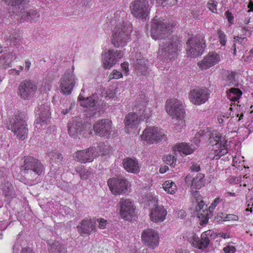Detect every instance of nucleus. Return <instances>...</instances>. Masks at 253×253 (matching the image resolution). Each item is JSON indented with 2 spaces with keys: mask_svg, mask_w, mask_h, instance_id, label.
I'll use <instances>...</instances> for the list:
<instances>
[{
  "mask_svg": "<svg viewBox=\"0 0 253 253\" xmlns=\"http://www.w3.org/2000/svg\"><path fill=\"white\" fill-rule=\"evenodd\" d=\"M209 141L212 145L209 157L211 159H218L227 153V140L220 133L216 130H201L197 132L193 139V142L197 146L201 141Z\"/></svg>",
  "mask_w": 253,
  "mask_h": 253,
  "instance_id": "nucleus-1",
  "label": "nucleus"
},
{
  "mask_svg": "<svg viewBox=\"0 0 253 253\" xmlns=\"http://www.w3.org/2000/svg\"><path fill=\"white\" fill-rule=\"evenodd\" d=\"M132 30V27L129 23L119 22L113 31L112 43L118 48L124 47L130 42V34Z\"/></svg>",
  "mask_w": 253,
  "mask_h": 253,
  "instance_id": "nucleus-2",
  "label": "nucleus"
},
{
  "mask_svg": "<svg viewBox=\"0 0 253 253\" xmlns=\"http://www.w3.org/2000/svg\"><path fill=\"white\" fill-rule=\"evenodd\" d=\"M8 5L15 6L16 11L14 13L17 16V19L21 22L24 21H37L39 20L40 14L36 10H26V0H2Z\"/></svg>",
  "mask_w": 253,
  "mask_h": 253,
  "instance_id": "nucleus-3",
  "label": "nucleus"
},
{
  "mask_svg": "<svg viewBox=\"0 0 253 253\" xmlns=\"http://www.w3.org/2000/svg\"><path fill=\"white\" fill-rule=\"evenodd\" d=\"M173 25L162 17L155 16L152 21L151 36L155 40H161L172 33Z\"/></svg>",
  "mask_w": 253,
  "mask_h": 253,
  "instance_id": "nucleus-4",
  "label": "nucleus"
},
{
  "mask_svg": "<svg viewBox=\"0 0 253 253\" xmlns=\"http://www.w3.org/2000/svg\"><path fill=\"white\" fill-rule=\"evenodd\" d=\"M159 43L158 57L161 59H173L177 55L180 43L177 38H165Z\"/></svg>",
  "mask_w": 253,
  "mask_h": 253,
  "instance_id": "nucleus-5",
  "label": "nucleus"
},
{
  "mask_svg": "<svg viewBox=\"0 0 253 253\" xmlns=\"http://www.w3.org/2000/svg\"><path fill=\"white\" fill-rule=\"evenodd\" d=\"M22 169L28 180L34 181L43 171L44 166L38 159L31 156L24 158Z\"/></svg>",
  "mask_w": 253,
  "mask_h": 253,
  "instance_id": "nucleus-6",
  "label": "nucleus"
},
{
  "mask_svg": "<svg viewBox=\"0 0 253 253\" xmlns=\"http://www.w3.org/2000/svg\"><path fill=\"white\" fill-rule=\"evenodd\" d=\"M131 14L136 18L146 20L150 13L149 4L146 0H135L130 5Z\"/></svg>",
  "mask_w": 253,
  "mask_h": 253,
  "instance_id": "nucleus-7",
  "label": "nucleus"
},
{
  "mask_svg": "<svg viewBox=\"0 0 253 253\" xmlns=\"http://www.w3.org/2000/svg\"><path fill=\"white\" fill-rule=\"evenodd\" d=\"M81 106L89 109L91 111L90 116H99L103 111L99 107L100 103L96 94H93L91 96L85 97L81 93L78 98Z\"/></svg>",
  "mask_w": 253,
  "mask_h": 253,
  "instance_id": "nucleus-8",
  "label": "nucleus"
},
{
  "mask_svg": "<svg viewBox=\"0 0 253 253\" xmlns=\"http://www.w3.org/2000/svg\"><path fill=\"white\" fill-rule=\"evenodd\" d=\"M187 53L191 57L202 54L205 45V41L202 36H197L190 39L186 43Z\"/></svg>",
  "mask_w": 253,
  "mask_h": 253,
  "instance_id": "nucleus-9",
  "label": "nucleus"
},
{
  "mask_svg": "<svg viewBox=\"0 0 253 253\" xmlns=\"http://www.w3.org/2000/svg\"><path fill=\"white\" fill-rule=\"evenodd\" d=\"M49 102L39 105L36 109L37 115L35 127L38 129H44L50 122V113Z\"/></svg>",
  "mask_w": 253,
  "mask_h": 253,
  "instance_id": "nucleus-10",
  "label": "nucleus"
},
{
  "mask_svg": "<svg viewBox=\"0 0 253 253\" xmlns=\"http://www.w3.org/2000/svg\"><path fill=\"white\" fill-rule=\"evenodd\" d=\"M166 110L172 118H181L184 116L185 111L183 102L175 98L168 99L166 103Z\"/></svg>",
  "mask_w": 253,
  "mask_h": 253,
  "instance_id": "nucleus-11",
  "label": "nucleus"
},
{
  "mask_svg": "<svg viewBox=\"0 0 253 253\" xmlns=\"http://www.w3.org/2000/svg\"><path fill=\"white\" fill-rule=\"evenodd\" d=\"M37 89L38 86L35 82L26 80L19 85L18 95L23 99L29 100L34 96Z\"/></svg>",
  "mask_w": 253,
  "mask_h": 253,
  "instance_id": "nucleus-12",
  "label": "nucleus"
},
{
  "mask_svg": "<svg viewBox=\"0 0 253 253\" xmlns=\"http://www.w3.org/2000/svg\"><path fill=\"white\" fill-rule=\"evenodd\" d=\"M165 136L163 130L158 127L149 126L146 127L141 135L143 140L151 143H154L161 141Z\"/></svg>",
  "mask_w": 253,
  "mask_h": 253,
  "instance_id": "nucleus-13",
  "label": "nucleus"
},
{
  "mask_svg": "<svg viewBox=\"0 0 253 253\" xmlns=\"http://www.w3.org/2000/svg\"><path fill=\"white\" fill-rule=\"evenodd\" d=\"M100 149L99 147H90L86 150L77 151L74 154V159L78 162L83 163L91 162L99 155Z\"/></svg>",
  "mask_w": 253,
  "mask_h": 253,
  "instance_id": "nucleus-14",
  "label": "nucleus"
},
{
  "mask_svg": "<svg viewBox=\"0 0 253 253\" xmlns=\"http://www.w3.org/2000/svg\"><path fill=\"white\" fill-rule=\"evenodd\" d=\"M210 90L206 88H195L189 92V99L196 105L205 103L209 98Z\"/></svg>",
  "mask_w": 253,
  "mask_h": 253,
  "instance_id": "nucleus-15",
  "label": "nucleus"
},
{
  "mask_svg": "<svg viewBox=\"0 0 253 253\" xmlns=\"http://www.w3.org/2000/svg\"><path fill=\"white\" fill-rule=\"evenodd\" d=\"M11 130L21 140H24L27 136L28 128L25 121L20 116H16L11 122Z\"/></svg>",
  "mask_w": 253,
  "mask_h": 253,
  "instance_id": "nucleus-16",
  "label": "nucleus"
},
{
  "mask_svg": "<svg viewBox=\"0 0 253 253\" xmlns=\"http://www.w3.org/2000/svg\"><path fill=\"white\" fill-rule=\"evenodd\" d=\"M124 55L123 52L119 50L109 49L102 54V63L106 69L113 67Z\"/></svg>",
  "mask_w": 253,
  "mask_h": 253,
  "instance_id": "nucleus-17",
  "label": "nucleus"
},
{
  "mask_svg": "<svg viewBox=\"0 0 253 253\" xmlns=\"http://www.w3.org/2000/svg\"><path fill=\"white\" fill-rule=\"evenodd\" d=\"M77 79L73 72L65 73L60 80V87L61 91L65 95L70 94L75 84Z\"/></svg>",
  "mask_w": 253,
  "mask_h": 253,
  "instance_id": "nucleus-18",
  "label": "nucleus"
},
{
  "mask_svg": "<svg viewBox=\"0 0 253 253\" xmlns=\"http://www.w3.org/2000/svg\"><path fill=\"white\" fill-rule=\"evenodd\" d=\"M128 181L123 178H113L108 181V185L114 195L126 193L127 191Z\"/></svg>",
  "mask_w": 253,
  "mask_h": 253,
  "instance_id": "nucleus-19",
  "label": "nucleus"
},
{
  "mask_svg": "<svg viewBox=\"0 0 253 253\" xmlns=\"http://www.w3.org/2000/svg\"><path fill=\"white\" fill-rule=\"evenodd\" d=\"M151 203L154 207L152 208L150 214L151 220L154 222H163L166 218L167 211L162 206L157 205V200L155 197H152Z\"/></svg>",
  "mask_w": 253,
  "mask_h": 253,
  "instance_id": "nucleus-20",
  "label": "nucleus"
},
{
  "mask_svg": "<svg viewBox=\"0 0 253 253\" xmlns=\"http://www.w3.org/2000/svg\"><path fill=\"white\" fill-rule=\"evenodd\" d=\"M141 238L145 244L151 249L155 248L159 245L158 234L152 229H147L144 230L142 233Z\"/></svg>",
  "mask_w": 253,
  "mask_h": 253,
  "instance_id": "nucleus-21",
  "label": "nucleus"
},
{
  "mask_svg": "<svg viewBox=\"0 0 253 253\" xmlns=\"http://www.w3.org/2000/svg\"><path fill=\"white\" fill-rule=\"evenodd\" d=\"M77 228L78 232L82 236H88L96 231L95 222L91 219L83 220Z\"/></svg>",
  "mask_w": 253,
  "mask_h": 253,
  "instance_id": "nucleus-22",
  "label": "nucleus"
},
{
  "mask_svg": "<svg viewBox=\"0 0 253 253\" xmlns=\"http://www.w3.org/2000/svg\"><path fill=\"white\" fill-rule=\"evenodd\" d=\"M112 122L108 120H101L94 125L93 128L95 133L100 136L111 137Z\"/></svg>",
  "mask_w": 253,
  "mask_h": 253,
  "instance_id": "nucleus-23",
  "label": "nucleus"
},
{
  "mask_svg": "<svg viewBox=\"0 0 253 253\" xmlns=\"http://www.w3.org/2000/svg\"><path fill=\"white\" fill-rule=\"evenodd\" d=\"M142 117L136 113H130L125 117L124 123L126 125V131L129 133L138 126Z\"/></svg>",
  "mask_w": 253,
  "mask_h": 253,
  "instance_id": "nucleus-24",
  "label": "nucleus"
},
{
  "mask_svg": "<svg viewBox=\"0 0 253 253\" xmlns=\"http://www.w3.org/2000/svg\"><path fill=\"white\" fill-rule=\"evenodd\" d=\"M120 204L121 217L126 220L129 219L134 212L135 208L133 203L129 199H122Z\"/></svg>",
  "mask_w": 253,
  "mask_h": 253,
  "instance_id": "nucleus-25",
  "label": "nucleus"
},
{
  "mask_svg": "<svg viewBox=\"0 0 253 253\" xmlns=\"http://www.w3.org/2000/svg\"><path fill=\"white\" fill-rule=\"evenodd\" d=\"M220 60V57L218 54L210 53L198 63V66L202 70H206L217 64Z\"/></svg>",
  "mask_w": 253,
  "mask_h": 253,
  "instance_id": "nucleus-26",
  "label": "nucleus"
},
{
  "mask_svg": "<svg viewBox=\"0 0 253 253\" xmlns=\"http://www.w3.org/2000/svg\"><path fill=\"white\" fill-rule=\"evenodd\" d=\"M208 235H211V230H208L203 233L201 235V240L197 236L194 235L191 240L192 246L194 248L200 250L205 249L208 247L210 243L209 238L207 237Z\"/></svg>",
  "mask_w": 253,
  "mask_h": 253,
  "instance_id": "nucleus-27",
  "label": "nucleus"
},
{
  "mask_svg": "<svg viewBox=\"0 0 253 253\" xmlns=\"http://www.w3.org/2000/svg\"><path fill=\"white\" fill-rule=\"evenodd\" d=\"M84 129L82 120L79 117H75L68 124V133L71 137H75Z\"/></svg>",
  "mask_w": 253,
  "mask_h": 253,
  "instance_id": "nucleus-28",
  "label": "nucleus"
},
{
  "mask_svg": "<svg viewBox=\"0 0 253 253\" xmlns=\"http://www.w3.org/2000/svg\"><path fill=\"white\" fill-rule=\"evenodd\" d=\"M197 203L195 210L198 213V217L202 219V224H206L209 218V210H208L207 205L205 204L203 200H200Z\"/></svg>",
  "mask_w": 253,
  "mask_h": 253,
  "instance_id": "nucleus-29",
  "label": "nucleus"
},
{
  "mask_svg": "<svg viewBox=\"0 0 253 253\" xmlns=\"http://www.w3.org/2000/svg\"><path fill=\"white\" fill-rule=\"evenodd\" d=\"M148 100L145 96L140 97L134 105V109L138 115L144 118H148L149 116V110L146 108V104Z\"/></svg>",
  "mask_w": 253,
  "mask_h": 253,
  "instance_id": "nucleus-30",
  "label": "nucleus"
},
{
  "mask_svg": "<svg viewBox=\"0 0 253 253\" xmlns=\"http://www.w3.org/2000/svg\"><path fill=\"white\" fill-rule=\"evenodd\" d=\"M124 169L128 172L137 173L139 171V166L137 161L131 158H126L123 161Z\"/></svg>",
  "mask_w": 253,
  "mask_h": 253,
  "instance_id": "nucleus-31",
  "label": "nucleus"
},
{
  "mask_svg": "<svg viewBox=\"0 0 253 253\" xmlns=\"http://www.w3.org/2000/svg\"><path fill=\"white\" fill-rule=\"evenodd\" d=\"M46 160L53 166L54 164L59 165L63 160L61 154L57 150H52L48 152L45 156Z\"/></svg>",
  "mask_w": 253,
  "mask_h": 253,
  "instance_id": "nucleus-32",
  "label": "nucleus"
},
{
  "mask_svg": "<svg viewBox=\"0 0 253 253\" xmlns=\"http://www.w3.org/2000/svg\"><path fill=\"white\" fill-rule=\"evenodd\" d=\"M16 58L15 54L12 52L4 53L0 56V66L4 68L10 67L12 61Z\"/></svg>",
  "mask_w": 253,
  "mask_h": 253,
  "instance_id": "nucleus-33",
  "label": "nucleus"
},
{
  "mask_svg": "<svg viewBox=\"0 0 253 253\" xmlns=\"http://www.w3.org/2000/svg\"><path fill=\"white\" fill-rule=\"evenodd\" d=\"M174 150L175 151L179 152L181 155L182 154L187 155L193 153L194 148L192 145L189 146L186 143L183 142L175 145Z\"/></svg>",
  "mask_w": 253,
  "mask_h": 253,
  "instance_id": "nucleus-34",
  "label": "nucleus"
},
{
  "mask_svg": "<svg viewBox=\"0 0 253 253\" xmlns=\"http://www.w3.org/2000/svg\"><path fill=\"white\" fill-rule=\"evenodd\" d=\"M48 244L49 246L48 250L53 253H64L65 252V247L58 241H48Z\"/></svg>",
  "mask_w": 253,
  "mask_h": 253,
  "instance_id": "nucleus-35",
  "label": "nucleus"
},
{
  "mask_svg": "<svg viewBox=\"0 0 253 253\" xmlns=\"http://www.w3.org/2000/svg\"><path fill=\"white\" fill-rule=\"evenodd\" d=\"M242 94V92L237 88H231L227 93L228 98L232 101H236L239 99Z\"/></svg>",
  "mask_w": 253,
  "mask_h": 253,
  "instance_id": "nucleus-36",
  "label": "nucleus"
},
{
  "mask_svg": "<svg viewBox=\"0 0 253 253\" xmlns=\"http://www.w3.org/2000/svg\"><path fill=\"white\" fill-rule=\"evenodd\" d=\"M204 177V174L202 173L197 174V176L193 179L191 182L192 185L196 189H200L205 185V180Z\"/></svg>",
  "mask_w": 253,
  "mask_h": 253,
  "instance_id": "nucleus-37",
  "label": "nucleus"
},
{
  "mask_svg": "<svg viewBox=\"0 0 253 253\" xmlns=\"http://www.w3.org/2000/svg\"><path fill=\"white\" fill-rule=\"evenodd\" d=\"M134 66L137 70L142 74L144 75L146 73L148 69L147 61L143 59H137L134 63Z\"/></svg>",
  "mask_w": 253,
  "mask_h": 253,
  "instance_id": "nucleus-38",
  "label": "nucleus"
},
{
  "mask_svg": "<svg viewBox=\"0 0 253 253\" xmlns=\"http://www.w3.org/2000/svg\"><path fill=\"white\" fill-rule=\"evenodd\" d=\"M163 188L166 192L170 194L175 193L177 190L176 184L171 180H167L163 184Z\"/></svg>",
  "mask_w": 253,
  "mask_h": 253,
  "instance_id": "nucleus-39",
  "label": "nucleus"
},
{
  "mask_svg": "<svg viewBox=\"0 0 253 253\" xmlns=\"http://www.w3.org/2000/svg\"><path fill=\"white\" fill-rule=\"evenodd\" d=\"M1 186L3 193L6 197L9 198L13 196L14 189L13 186L10 183L7 182Z\"/></svg>",
  "mask_w": 253,
  "mask_h": 253,
  "instance_id": "nucleus-40",
  "label": "nucleus"
},
{
  "mask_svg": "<svg viewBox=\"0 0 253 253\" xmlns=\"http://www.w3.org/2000/svg\"><path fill=\"white\" fill-rule=\"evenodd\" d=\"M164 161L167 164L172 167L176 165V159L172 155H168L163 157Z\"/></svg>",
  "mask_w": 253,
  "mask_h": 253,
  "instance_id": "nucleus-41",
  "label": "nucleus"
},
{
  "mask_svg": "<svg viewBox=\"0 0 253 253\" xmlns=\"http://www.w3.org/2000/svg\"><path fill=\"white\" fill-rule=\"evenodd\" d=\"M184 116L181 118H175L176 122L175 123V128L177 130H180L185 126V121L184 120Z\"/></svg>",
  "mask_w": 253,
  "mask_h": 253,
  "instance_id": "nucleus-42",
  "label": "nucleus"
},
{
  "mask_svg": "<svg viewBox=\"0 0 253 253\" xmlns=\"http://www.w3.org/2000/svg\"><path fill=\"white\" fill-rule=\"evenodd\" d=\"M3 35L4 36V39L6 41H9L10 43H14L15 40V38L13 33H11L8 31H5Z\"/></svg>",
  "mask_w": 253,
  "mask_h": 253,
  "instance_id": "nucleus-43",
  "label": "nucleus"
},
{
  "mask_svg": "<svg viewBox=\"0 0 253 253\" xmlns=\"http://www.w3.org/2000/svg\"><path fill=\"white\" fill-rule=\"evenodd\" d=\"M234 39V43H236V44L238 43L242 45H244L248 41V39L246 37H244L240 35L235 36Z\"/></svg>",
  "mask_w": 253,
  "mask_h": 253,
  "instance_id": "nucleus-44",
  "label": "nucleus"
},
{
  "mask_svg": "<svg viewBox=\"0 0 253 253\" xmlns=\"http://www.w3.org/2000/svg\"><path fill=\"white\" fill-rule=\"evenodd\" d=\"M217 34L220 44L224 46L226 43V36L224 33L220 30H218Z\"/></svg>",
  "mask_w": 253,
  "mask_h": 253,
  "instance_id": "nucleus-45",
  "label": "nucleus"
},
{
  "mask_svg": "<svg viewBox=\"0 0 253 253\" xmlns=\"http://www.w3.org/2000/svg\"><path fill=\"white\" fill-rule=\"evenodd\" d=\"M123 77V75L121 72L118 71L116 70H114L112 72L109 76V80L112 79H119Z\"/></svg>",
  "mask_w": 253,
  "mask_h": 253,
  "instance_id": "nucleus-46",
  "label": "nucleus"
},
{
  "mask_svg": "<svg viewBox=\"0 0 253 253\" xmlns=\"http://www.w3.org/2000/svg\"><path fill=\"white\" fill-rule=\"evenodd\" d=\"M159 3L162 4L164 6L169 5L171 6L177 3V0H157Z\"/></svg>",
  "mask_w": 253,
  "mask_h": 253,
  "instance_id": "nucleus-47",
  "label": "nucleus"
},
{
  "mask_svg": "<svg viewBox=\"0 0 253 253\" xmlns=\"http://www.w3.org/2000/svg\"><path fill=\"white\" fill-rule=\"evenodd\" d=\"M208 6L209 9L213 13H217V2L211 0L208 3Z\"/></svg>",
  "mask_w": 253,
  "mask_h": 253,
  "instance_id": "nucleus-48",
  "label": "nucleus"
},
{
  "mask_svg": "<svg viewBox=\"0 0 253 253\" xmlns=\"http://www.w3.org/2000/svg\"><path fill=\"white\" fill-rule=\"evenodd\" d=\"M239 30L241 31L240 36H242L244 37H250L252 34V32L250 30L248 29L247 27L240 28Z\"/></svg>",
  "mask_w": 253,
  "mask_h": 253,
  "instance_id": "nucleus-49",
  "label": "nucleus"
},
{
  "mask_svg": "<svg viewBox=\"0 0 253 253\" xmlns=\"http://www.w3.org/2000/svg\"><path fill=\"white\" fill-rule=\"evenodd\" d=\"M224 218L226 221H238L239 220L238 216L233 214H227Z\"/></svg>",
  "mask_w": 253,
  "mask_h": 253,
  "instance_id": "nucleus-50",
  "label": "nucleus"
},
{
  "mask_svg": "<svg viewBox=\"0 0 253 253\" xmlns=\"http://www.w3.org/2000/svg\"><path fill=\"white\" fill-rule=\"evenodd\" d=\"M91 174V172L85 169L83 170V172L81 173L80 177L82 179H86Z\"/></svg>",
  "mask_w": 253,
  "mask_h": 253,
  "instance_id": "nucleus-51",
  "label": "nucleus"
},
{
  "mask_svg": "<svg viewBox=\"0 0 253 253\" xmlns=\"http://www.w3.org/2000/svg\"><path fill=\"white\" fill-rule=\"evenodd\" d=\"M225 253H234L236 248L232 246H227L223 248Z\"/></svg>",
  "mask_w": 253,
  "mask_h": 253,
  "instance_id": "nucleus-52",
  "label": "nucleus"
},
{
  "mask_svg": "<svg viewBox=\"0 0 253 253\" xmlns=\"http://www.w3.org/2000/svg\"><path fill=\"white\" fill-rule=\"evenodd\" d=\"M190 169L191 171L198 172L200 170V166L197 163H192L190 167Z\"/></svg>",
  "mask_w": 253,
  "mask_h": 253,
  "instance_id": "nucleus-53",
  "label": "nucleus"
},
{
  "mask_svg": "<svg viewBox=\"0 0 253 253\" xmlns=\"http://www.w3.org/2000/svg\"><path fill=\"white\" fill-rule=\"evenodd\" d=\"M225 15L229 23L230 24H233L234 21V17L232 14L229 11H227L225 13Z\"/></svg>",
  "mask_w": 253,
  "mask_h": 253,
  "instance_id": "nucleus-54",
  "label": "nucleus"
},
{
  "mask_svg": "<svg viewBox=\"0 0 253 253\" xmlns=\"http://www.w3.org/2000/svg\"><path fill=\"white\" fill-rule=\"evenodd\" d=\"M219 202V198H216L214 201L212 203L211 206L209 207V212H212L213 209L217 206V205Z\"/></svg>",
  "mask_w": 253,
  "mask_h": 253,
  "instance_id": "nucleus-55",
  "label": "nucleus"
},
{
  "mask_svg": "<svg viewBox=\"0 0 253 253\" xmlns=\"http://www.w3.org/2000/svg\"><path fill=\"white\" fill-rule=\"evenodd\" d=\"M99 222V228L103 229L105 228L107 223V220L101 218L98 221Z\"/></svg>",
  "mask_w": 253,
  "mask_h": 253,
  "instance_id": "nucleus-56",
  "label": "nucleus"
},
{
  "mask_svg": "<svg viewBox=\"0 0 253 253\" xmlns=\"http://www.w3.org/2000/svg\"><path fill=\"white\" fill-rule=\"evenodd\" d=\"M52 87V84L51 82H46L44 83L43 88L45 91H49Z\"/></svg>",
  "mask_w": 253,
  "mask_h": 253,
  "instance_id": "nucleus-57",
  "label": "nucleus"
},
{
  "mask_svg": "<svg viewBox=\"0 0 253 253\" xmlns=\"http://www.w3.org/2000/svg\"><path fill=\"white\" fill-rule=\"evenodd\" d=\"M75 103H71L69 108L64 109L62 110V113L63 115L67 114L68 113H69L70 112V111L73 109V108L75 106Z\"/></svg>",
  "mask_w": 253,
  "mask_h": 253,
  "instance_id": "nucleus-58",
  "label": "nucleus"
},
{
  "mask_svg": "<svg viewBox=\"0 0 253 253\" xmlns=\"http://www.w3.org/2000/svg\"><path fill=\"white\" fill-rule=\"evenodd\" d=\"M121 68L123 71L127 73L128 72V63L127 62H124L121 64Z\"/></svg>",
  "mask_w": 253,
  "mask_h": 253,
  "instance_id": "nucleus-59",
  "label": "nucleus"
},
{
  "mask_svg": "<svg viewBox=\"0 0 253 253\" xmlns=\"http://www.w3.org/2000/svg\"><path fill=\"white\" fill-rule=\"evenodd\" d=\"M25 71L26 72H28L30 70L31 66V62L29 60H26L25 61Z\"/></svg>",
  "mask_w": 253,
  "mask_h": 253,
  "instance_id": "nucleus-60",
  "label": "nucleus"
},
{
  "mask_svg": "<svg viewBox=\"0 0 253 253\" xmlns=\"http://www.w3.org/2000/svg\"><path fill=\"white\" fill-rule=\"evenodd\" d=\"M21 253H35L30 247H25L22 249Z\"/></svg>",
  "mask_w": 253,
  "mask_h": 253,
  "instance_id": "nucleus-61",
  "label": "nucleus"
},
{
  "mask_svg": "<svg viewBox=\"0 0 253 253\" xmlns=\"http://www.w3.org/2000/svg\"><path fill=\"white\" fill-rule=\"evenodd\" d=\"M7 227V223L4 221H0V230H4Z\"/></svg>",
  "mask_w": 253,
  "mask_h": 253,
  "instance_id": "nucleus-62",
  "label": "nucleus"
},
{
  "mask_svg": "<svg viewBox=\"0 0 253 253\" xmlns=\"http://www.w3.org/2000/svg\"><path fill=\"white\" fill-rule=\"evenodd\" d=\"M217 236L219 237H221L223 239H227L229 238V235L228 234L223 233V232H219L217 234Z\"/></svg>",
  "mask_w": 253,
  "mask_h": 253,
  "instance_id": "nucleus-63",
  "label": "nucleus"
},
{
  "mask_svg": "<svg viewBox=\"0 0 253 253\" xmlns=\"http://www.w3.org/2000/svg\"><path fill=\"white\" fill-rule=\"evenodd\" d=\"M84 168L83 167V166H79L76 167L75 169L77 173H78L80 175L81 173L83 172V170H84Z\"/></svg>",
  "mask_w": 253,
  "mask_h": 253,
  "instance_id": "nucleus-64",
  "label": "nucleus"
}]
</instances>
